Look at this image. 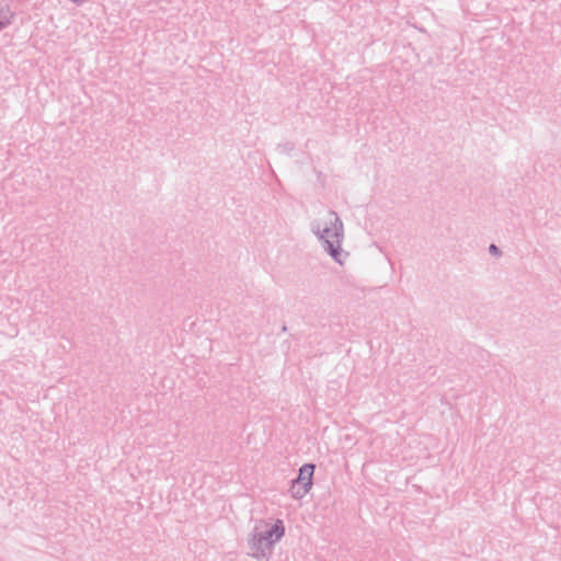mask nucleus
I'll return each instance as SVG.
<instances>
[{"label": "nucleus", "instance_id": "nucleus-1", "mask_svg": "<svg viewBox=\"0 0 561 561\" xmlns=\"http://www.w3.org/2000/svg\"><path fill=\"white\" fill-rule=\"evenodd\" d=\"M329 224L324 227L321 226L319 220H313L310 224L311 232L321 241L323 250L339 264L342 261V243L344 239V225L337 213L329 210Z\"/></svg>", "mask_w": 561, "mask_h": 561}, {"label": "nucleus", "instance_id": "nucleus-2", "mask_svg": "<svg viewBox=\"0 0 561 561\" xmlns=\"http://www.w3.org/2000/svg\"><path fill=\"white\" fill-rule=\"evenodd\" d=\"M285 535V526L282 519H276L270 529L264 531L254 527L248 540L249 556L257 561H270L275 543Z\"/></svg>", "mask_w": 561, "mask_h": 561}, {"label": "nucleus", "instance_id": "nucleus-3", "mask_svg": "<svg viewBox=\"0 0 561 561\" xmlns=\"http://www.w3.org/2000/svg\"><path fill=\"white\" fill-rule=\"evenodd\" d=\"M316 465L305 463L298 470V477L290 481L289 493L296 499H302L312 488Z\"/></svg>", "mask_w": 561, "mask_h": 561}, {"label": "nucleus", "instance_id": "nucleus-4", "mask_svg": "<svg viewBox=\"0 0 561 561\" xmlns=\"http://www.w3.org/2000/svg\"><path fill=\"white\" fill-rule=\"evenodd\" d=\"M14 16L15 13L11 10L9 4L0 3V31L8 27L12 23Z\"/></svg>", "mask_w": 561, "mask_h": 561}, {"label": "nucleus", "instance_id": "nucleus-5", "mask_svg": "<svg viewBox=\"0 0 561 561\" xmlns=\"http://www.w3.org/2000/svg\"><path fill=\"white\" fill-rule=\"evenodd\" d=\"M278 149L282 152L290 153L295 149V144L293 141H286L284 144L278 145Z\"/></svg>", "mask_w": 561, "mask_h": 561}, {"label": "nucleus", "instance_id": "nucleus-6", "mask_svg": "<svg viewBox=\"0 0 561 561\" xmlns=\"http://www.w3.org/2000/svg\"><path fill=\"white\" fill-rule=\"evenodd\" d=\"M489 252H490V254L495 255V256L502 255L501 249L494 243L490 244Z\"/></svg>", "mask_w": 561, "mask_h": 561}, {"label": "nucleus", "instance_id": "nucleus-7", "mask_svg": "<svg viewBox=\"0 0 561 561\" xmlns=\"http://www.w3.org/2000/svg\"><path fill=\"white\" fill-rule=\"evenodd\" d=\"M70 1L77 5H80V4L84 3L87 0H70Z\"/></svg>", "mask_w": 561, "mask_h": 561}]
</instances>
